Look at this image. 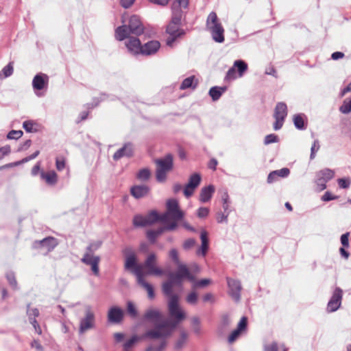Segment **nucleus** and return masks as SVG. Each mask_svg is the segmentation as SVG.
Wrapping results in <instances>:
<instances>
[{
	"label": "nucleus",
	"instance_id": "obj_13",
	"mask_svg": "<svg viewBox=\"0 0 351 351\" xmlns=\"http://www.w3.org/2000/svg\"><path fill=\"white\" fill-rule=\"evenodd\" d=\"M143 319L153 323L155 326L154 328H156L157 325L161 324L162 321H164L160 311L152 308L146 311L143 315Z\"/></svg>",
	"mask_w": 351,
	"mask_h": 351
},
{
	"label": "nucleus",
	"instance_id": "obj_34",
	"mask_svg": "<svg viewBox=\"0 0 351 351\" xmlns=\"http://www.w3.org/2000/svg\"><path fill=\"white\" fill-rule=\"evenodd\" d=\"M197 84H198V80L197 79H195V77L194 75H192L189 77H186V79H184L182 81V82L180 86V89L185 90L189 88H192L194 89L197 86Z\"/></svg>",
	"mask_w": 351,
	"mask_h": 351
},
{
	"label": "nucleus",
	"instance_id": "obj_29",
	"mask_svg": "<svg viewBox=\"0 0 351 351\" xmlns=\"http://www.w3.org/2000/svg\"><path fill=\"white\" fill-rule=\"evenodd\" d=\"M132 34L130 29L128 25H123L116 28L114 32V36L117 40L121 41L130 37Z\"/></svg>",
	"mask_w": 351,
	"mask_h": 351
},
{
	"label": "nucleus",
	"instance_id": "obj_60",
	"mask_svg": "<svg viewBox=\"0 0 351 351\" xmlns=\"http://www.w3.org/2000/svg\"><path fill=\"white\" fill-rule=\"evenodd\" d=\"M341 242L343 247H347L349 246V233L348 232L341 235Z\"/></svg>",
	"mask_w": 351,
	"mask_h": 351
},
{
	"label": "nucleus",
	"instance_id": "obj_50",
	"mask_svg": "<svg viewBox=\"0 0 351 351\" xmlns=\"http://www.w3.org/2000/svg\"><path fill=\"white\" fill-rule=\"evenodd\" d=\"M6 278L9 282V284L14 288L16 289L17 286V282L16 280V278L14 276V274L13 273H8L6 275Z\"/></svg>",
	"mask_w": 351,
	"mask_h": 351
},
{
	"label": "nucleus",
	"instance_id": "obj_35",
	"mask_svg": "<svg viewBox=\"0 0 351 351\" xmlns=\"http://www.w3.org/2000/svg\"><path fill=\"white\" fill-rule=\"evenodd\" d=\"M226 87H212L209 90V95L213 101L218 100L221 96L222 93L225 92Z\"/></svg>",
	"mask_w": 351,
	"mask_h": 351
},
{
	"label": "nucleus",
	"instance_id": "obj_8",
	"mask_svg": "<svg viewBox=\"0 0 351 351\" xmlns=\"http://www.w3.org/2000/svg\"><path fill=\"white\" fill-rule=\"evenodd\" d=\"M287 116V106L284 102H278L274 109V117L275 122L274 123V129L278 130L282 128L285 119Z\"/></svg>",
	"mask_w": 351,
	"mask_h": 351
},
{
	"label": "nucleus",
	"instance_id": "obj_33",
	"mask_svg": "<svg viewBox=\"0 0 351 351\" xmlns=\"http://www.w3.org/2000/svg\"><path fill=\"white\" fill-rule=\"evenodd\" d=\"M200 238L202 241V245L200 249L197 250V253L198 254H202L203 256H205L208 249V239L207 232L206 231L202 232Z\"/></svg>",
	"mask_w": 351,
	"mask_h": 351
},
{
	"label": "nucleus",
	"instance_id": "obj_17",
	"mask_svg": "<svg viewBox=\"0 0 351 351\" xmlns=\"http://www.w3.org/2000/svg\"><path fill=\"white\" fill-rule=\"evenodd\" d=\"M180 25L171 23L167 25L166 32L169 35L167 38V45L168 46L171 47L176 38L183 34L182 30L180 29Z\"/></svg>",
	"mask_w": 351,
	"mask_h": 351
},
{
	"label": "nucleus",
	"instance_id": "obj_53",
	"mask_svg": "<svg viewBox=\"0 0 351 351\" xmlns=\"http://www.w3.org/2000/svg\"><path fill=\"white\" fill-rule=\"evenodd\" d=\"M169 257L173 261L176 265L180 263L178 252L176 249H171L169 252Z\"/></svg>",
	"mask_w": 351,
	"mask_h": 351
},
{
	"label": "nucleus",
	"instance_id": "obj_37",
	"mask_svg": "<svg viewBox=\"0 0 351 351\" xmlns=\"http://www.w3.org/2000/svg\"><path fill=\"white\" fill-rule=\"evenodd\" d=\"M221 23L217 14L215 12H211L206 19V28H209L212 26L217 25Z\"/></svg>",
	"mask_w": 351,
	"mask_h": 351
},
{
	"label": "nucleus",
	"instance_id": "obj_43",
	"mask_svg": "<svg viewBox=\"0 0 351 351\" xmlns=\"http://www.w3.org/2000/svg\"><path fill=\"white\" fill-rule=\"evenodd\" d=\"M13 62H10L2 69L0 75L3 74L4 77H8L13 73Z\"/></svg>",
	"mask_w": 351,
	"mask_h": 351
},
{
	"label": "nucleus",
	"instance_id": "obj_1",
	"mask_svg": "<svg viewBox=\"0 0 351 351\" xmlns=\"http://www.w3.org/2000/svg\"><path fill=\"white\" fill-rule=\"evenodd\" d=\"M123 254L125 255L124 268L136 276L138 284L147 291L149 298L154 299L155 297L154 288L145 280L144 276L145 275L160 276L164 274V271L156 266V255L154 253L149 254L144 264L141 265L137 264L136 254L132 249H125Z\"/></svg>",
	"mask_w": 351,
	"mask_h": 351
},
{
	"label": "nucleus",
	"instance_id": "obj_11",
	"mask_svg": "<svg viewBox=\"0 0 351 351\" xmlns=\"http://www.w3.org/2000/svg\"><path fill=\"white\" fill-rule=\"evenodd\" d=\"M334 176V171L327 168L320 170L317 173L316 182L317 185L320 186V190H324L326 188V183L332 178H333Z\"/></svg>",
	"mask_w": 351,
	"mask_h": 351
},
{
	"label": "nucleus",
	"instance_id": "obj_44",
	"mask_svg": "<svg viewBox=\"0 0 351 351\" xmlns=\"http://www.w3.org/2000/svg\"><path fill=\"white\" fill-rule=\"evenodd\" d=\"M138 341V337L136 336L132 337L131 339L128 340L123 344V349L125 351H130L134 343Z\"/></svg>",
	"mask_w": 351,
	"mask_h": 351
},
{
	"label": "nucleus",
	"instance_id": "obj_24",
	"mask_svg": "<svg viewBox=\"0 0 351 351\" xmlns=\"http://www.w3.org/2000/svg\"><path fill=\"white\" fill-rule=\"evenodd\" d=\"M227 282L230 289V294L237 300L239 299V293L241 289L239 281L227 278Z\"/></svg>",
	"mask_w": 351,
	"mask_h": 351
},
{
	"label": "nucleus",
	"instance_id": "obj_3",
	"mask_svg": "<svg viewBox=\"0 0 351 351\" xmlns=\"http://www.w3.org/2000/svg\"><path fill=\"white\" fill-rule=\"evenodd\" d=\"M101 245V241L91 242L86 247V252L81 259L83 263L90 266L92 271L96 276L99 274V264L101 258L99 256H94L93 252L99 250Z\"/></svg>",
	"mask_w": 351,
	"mask_h": 351
},
{
	"label": "nucleus",
	"instance_id": "obj_49",
	"mask_svg": "<svg viewBox=\"0 0 351 351\" xmlns=\"http://www.w3.org/2000/svg\"><path fill=\"white\" fill-rule=\"evenodd\" d=\"M186 300L188 303H189L191 304H196L197 301V294L194 291L190 293L187 295Z\"/></svg>",
	"mask_w": 351,
	"mask_h": 351
},
{
	"label": "nucleus",
	"instance_id": "obj_9",
	"mask_svg": "<svg viewBox=\"0 0 351 351\" xmlns=\"http://www.w3.org/2000/svg\"><path fill=\"white\" fill-rule=\"evenodd\" d=\"M202 178L199 173H195L192 174L189 180V182L185 186L183 193L186 197H189L195 192L196 188L199 185Z\"/></svg>",
	"mask_w": 351,
	"mask_h": 351
},
{
	"label": "nucleus",
	"instance_id": "obj_48",
	"mask_svg": "<svg viewBox=\"0 0 351 351\" xmlns=\"http://www.w3.org/2000/svg\"><path fill=\"white\" fill-rule=\"evenodd\" d=\"M23 135L21 130H12L8 134V138L9 139H18Z\"/></svg>",
	"mask_w": 351,
	"mask_h": 351
},
{
	"label": "nucleus",
	"instance_id": "obj_40",
	"mask_svg": "<svg viewBox=\"0 0 351 351\" xmlns=\"http://www.w3.org/2000/svg\"><path fill=\"white\" fill-rule=\"evenodd\" d=\"M36 124L33 121H25L23 123V127L27 132H35Z\"/></svg>",
	"mask_w": 351,
	"mask_h": 351
},
{
	"label": "nucleus",
	"instance_id": "obj_38",
	"mask_svg": "<svg viewBox=\"0 0 351 351\" xmlns=\"http://www.w3.org/2000/svg\"><path fill=\"white\" fill-rule=\"evenodd\" d=\"M233 66L235 69L237 68L239 77H242L247 69V64L243 60H236Z\"/></svg>",
	"mask_w": 351,
	"mask_h": 351
},
{
	"label": "nucleus",
	"instance_id": "obj_45",
	"mask_svg": "<svg viewBox=\"0 0 351 351\" xmlns=\"http://www.w3.org/2000/svg\"><path fill=\"white\" fill-rule=\"evenodd\" d=\"M278 141H279V138L277 135H276L274 134H270L267 135L265 137L264 144L269 145L271 143H277V142H278Z\"/></svg>",
	"mask_w": 351,
	"mask_h": 351
},
{
	"label": "nucleus",
	"instance_id": "obj_7",
	"mask_svg": "<svg viewBox=\"0 0 351 351\" xmlns=\"http://www.w3.org/2000/svg\"><path fill=\"white\" fill-rule=\"evenodd\" d=\"M160 216L156 210L150 211L147 215H136L133 219V224L136 227H144L160 221Z\"/></svg>",
	"mask_w": 351,
	"mask_h": 351
},
{
	"label": "nucleus",
	"instance_id": "obj_21",
	"mask_svg": "<svg viewBox=\"0 0 351 351\" xmlns=\"http://www.w3.org/2000/svg\"><path fill=\"white\" fill-rule=\"evenodd\" d=\"M160 47V43L158 40H150L142 45L141 54L150 56L156 53Z\"/></svg>",
	"mask_w": 351,
	"mask_h": 351
},
{
	"label": "nucleus",
	"instance_id": "obj_57",
	"mask_svg": "<svg viewBox=\"0 0 351 351\" xmlns=\"http://www.w3.org/2000/svg\"><path fill=\"white\" fill-rule=\"evenodd\" d=\"M209 209L206 207H200L197 210V216L200 218H204L208 216Z\"/></svg>",
	"mask_w": 351,
	"mask_h": 351
},
{
	"label": "nucleus",
	"instance_id": "obj_28",
	"mask_svg": "<svg viewBox=\"0 0 351 351\" xmlns=\"http://www.w3.org/2000/svg\"><path fill=\"white\" fill-rule=\"evenodd\" d=\"M149 191V187L146 185H136L130 189L131 195L136 199L146 196Z\"/></svg>",
	"mask_w": 351,
	"mask_h": 351
},
{
	"label": "nucleus",
	"instance_id": "obj_23",
	"mask_svg": "<svg viewBox=\"0 0 351 351\" xmlns=\"http://www.w3.org/2000/svg\"><path fill=\"white\" fill-rule=\"evenodd\" d=\"M207 29L211 33L213 39L217 43H223L224 41V29L221 23L212 26Z\"/></svg>",
	"mask_w": 351,
	"mask_h": 351
},
{
	"label": "nucleus",
	"instance_id": "obj_20",
	"mask_svg": "<svg viewBox=\"0 0 351 351\" xmlns=\"http://www.w3.org/2000/svg\"><path fill=\"white\" fill-rule=\"evenodd\" d=\"M49 83V77L45 73H38L32 80V86L34 90H41L47 88Z\"/></svg>",
	"mask_w": 351,
	"mask_h": 351
},
{
	"label": "nucleus",
	"instance_id": "obj_62",
	"mask_svg": "<svg viewBox=\"0 0 351 351\" xmlns=\"http://www.w3.org/2000/svg\"><path fill=\"white\" fill-rule=\"evenodd\" d=\"M217 165L218 161L215 158H211L208 163V167L212 169L213 171H215Z\"/></svg>",
	"mask_w": 351,
	"mask_h": 351
},
{
	"label": "nucleus",
	"instance_id": "obj_18",
	"mask_svg": "<svg viewBox=\"0 0 351 351\" xmlns=\"http://www.w3.org/2000/svg\"><path fill=\"white\" fill-rule=\"evenodd\" d=\"M95 324V315L90 308L86 311V316L80 322V332L84 333L85 331L93 328Z\"/></svg>",
	"mask_w": 351,
	"mask_h": 351
},
{
	"label": "nucleus",
	"instance_id": "obj_30",
	"mask_svg": "<svg viewBox=\"0 0 351 351\" xmlns=\"http://www.w3.org/2000/svg\"><path fill=\"white\" fill-rule=\"evenodd\" d=\"M40 177L48 185H55L58 182V175L53 170L47 172L42 171Z\"/></svg>",
	"mask_w": 351,
	"mask_h": 351
},
{
	"label": "nucleus",
	"instance_id": "obj_4",
	"mask_svg": "<svg viewBox=\"0 0 351 351\" xmlns=\"http://www.w3.org/2000/svg\"><path fill=\"white\" fill-rule=\"evenodd\" d=\"M173 318L175 319L173 322L164 320L161 324L157 325L154 329L147 330L145 333L144 337L158 339L170 335L173 329L177 326L178 324L182 320H178L176 317Z\"/></svg>",
	"mask_w": 351,
	"mask_h": 351
},
{
	"label": "nucleus",
	"instance_id": "obj_12",
	"mask_svg": "<svg viewBox=\"0 0 351 351\" xmlns=\"http://www.w3.org/2000/svg\"><path fill=\"white\" fill-rule=\"evenodd\" d=\"M128 25L132 32V34L140 36L144 32V26L139 16L137 15H132L130 16Z\"/></svg>",
	"mask_w": 351,
	"mask_h": 351
},
{
	"label": "nucleus",
	"instance_id": "obj_51",
	"mask_svg": "<svg viewBox=\"0 0 351 351\" xmlns=\"http://www.w3.org/2000/svg\"><path fill=\"white\" fill-rule=\"evenodd\" d=\"M196 241L194 239H188L183 243L184 250H190L195 246Z\"/></svg>",
	"mask_w": 351,
	"mask_h": 351
},
{
	"label": "nucleus",
	"instance_id": "obj_39",
	"mask_svg": "<svg viewBox=\"0 0 351 351\" xmlns=\"http://www.w3.org/2000/svg\"><path fill=\"white\" fill-rule=\"evenodd\" d=\"M150 176H151L150 171L148 169L145 168V169H141L138 172V173L136 175V178L140 180L145 181V180H149V178H150Z\"/></svg>",
	"mask_w": 351,
	"mask_h": 351
},
{
	"label": "nucleus",
	"instance_id": "obj_22",
	"mask_svg": "<svg viewBox=\"0 0 351 351\" xmlns=\"http://www.w3.org/2000/svg\"><path fill=\"white\" fill-rule=\"evenodd\" d=\"M207 29L211 33L213 39L217 43H223L224 41V29L221 23L212 26Z\"/></svg>",
	"mask_w": 351,
	"mask_h": 351
},
{
	"label": "nucleus",
	"instance_id": "obj_6",
	"mask_svg": "<svg viewBox=\"0 0 351 351\" xmlns=\"http://www.w3.org/2000/svg\"><path fill=\"white\" fill-rule=\"evenodd\" d=\"M155 163L157 165L156 180L160 182H164L167 178V173L173 169V156L168 154L163 158L156 160Z\"/></svg>",
	"mask_w": 351,
	"mask_h": 351
},
{
	"label": "nucleus",
	"instance_id": "obj_55",
	"mask_svg": "<svg viewBox=\"0 0 351 351\" xmlns=\"http://www.w3.org/2000/svg\"><path fill=\"white\" fill-rule=\"evenodd\" d=\"M338 198L337 196L333 195L330 192L326 191L324 195L322 197V200L324 202H328L330 200L337 199Z\"/></svg>",
	"mask_w": 351,
	"mask_h": 351
},
{
	"label": "nucleus",
	"instance_id": "obj_25",
	"mask_svg": "<svg viewBox=\"0 0 351 351\" xmlns=\"http://www.w3.org/2000/svg\"><path fill=\"white\" fill-rule=\"evenodd\" d=\"M133 155V147L131 143H126L113 155V159L118 160L123 156L131 157Z\"/></svg>",
	"mask_w": 351,
	"mask_h": 351
},
{
	"label": "nucleus",
	"instance_id": "obj_46",
	"mask_svg": "<svg viewBox=\"0 0 351 351\" xmlns=\"http://www.w3.org/2000/svg\"><path fill=\"white\" fill-rule=\"evenodd\" d=\"M293 122L295 126L300 130L304 128V119L300 114L295 115L293 117Z\"/></svg>",
	"mask_w": 351,
	"mask_h": 351
},
{
	"label": "nucleus",
	"instance_id": "obj_31",
	"mask_svg": "<svg viewBox=\"0 0 351 351\" xmlns=\"http://www.w3.org/2000/svg\"><path fill=\"white\" fill-rule=\"evenodd\" d=\"M215 192V187L213 185H209L206 187H203L200 191L199 200L202 202H206L210 199L213 193Z\"/></svg>",
	"mask_w": 351,
	"mask_h": 351
},
{
	"label": "nucleus",
	"instance_id": "obj_41",
	"mask_svg": "<svg viewBox=\"0 0 351 351\" xmlns=\"http://www.w3.org/2000/svg\"><path fill=\"white\" fill-rule=\"evenodd\" d=\"M66 158L64 156H58L56 159V167L58 171H62L65 168Z\"/></svg>",
	"mask_w": 351,
	"mask_h": 351
},
{
	"label": "nucleus",
	"instance_id": "obj_63",
	"mask_svg": "<svg viewBox=\"0 0 351 351\" xmlns=\"http://www.w3.org/2000/svg\"><path fill=\"white\" fill-rule=\"evenodd\" d=\"M277 173L276 171H273L269 173L267 177V182L268 183H272L275 182L277 180Z\"/></svg>",
	"mask_w": 351,
	"mask_h": 351
},
{
	"label": "nucleus",
	"instance_id": "obj_27",
	"mask_svg": "<svg viewBox=\"0 0 351 351\" xmlns=\"http://www.w3.org/2000/svg\"><path fill=\"white\" fill-rule=\"evenodd\" d=\"M123 317V311L117 306L112 307L108 313V319L110 322L119 323Z\"/></svg>",
	"mask_w": 351,
	"mask_h": 351
},
{
	"label": "nucleus",
	"instance_id": "obj_15",
	"mask_svg": "<svg viewBox=\"0 0 351 351\" xmlns=\"http://www.w3.org/2000/svg\"><path fill=\"white\" fill-rule=\"evenodd\" d=\"M247 326V318L242 317L240 319L237 328L234 330L228 336V341L229 343H234L241 335V334L245 331Z\"/></svg>",
	"mask_w": 351,
	"mask_h": 351
},
{
	"label": "nucleus",
	"instance_id": "obj_19",
	"mask_svg": "<svg viewBox=\"0 0 351 351\" xmlns=\"http://www.w3.org/2000/svg\"><path fill=\"white\" fill-rule=\"evenodd\" d=\"M125 45L130 53L133 55L141 54L142 45L138 38L134 36L129 37L125 42Z\"/></svg>",
	"mask_w": 351,
	"mask_h": 351
},
{
	"label": "nucleus",
	"instance_id": "obj_58",
	"mask_svg": "<svg viewBox=\"0 0 351 351\" xmlns=\"http://www.w3.org/2000/svg\"><path fill=\"white\" fill-rule=\"evenodd\" d=\"M278 177L285 178L290 173V170L288 168H282L279 170H276Z\"/></svg>",
	"mask_w": 351,
	"mask_h": 351
},
{
	"label": "nucleus",
	"instance_id": "obj_42",
	"mask_svg": "<svg viewBox=\"0 0 351 351\" xmlns=\"http://www.w3.org/2000/svg\"><path fill=\"white\" fill-rule=\"evenodd\" d=\"M339 110L343 114H348L351 112V99H345L343 104L340 106Z\"/></svg>",
	"mask_w": 351,
	"mask_h": 351
},
{
	"label": "nucleus",
	"instance_id": "obj_5",
	"mask_svg": "<svg viewBox=\"0 0 351 351\" xmlns=\"http://www.w3.org/2000/svg\"><path fill=\"white\" fill-rule=\"evenodd\" d=\"M184 217L183 212L180 209L179 204L177 200L171 199L167 202V211L161 215L160 221L168 224L169 219H172V221H176L182 219Z\"/></svg>",
	"mask_w": 351,
	"mask_h": 351
},
{
	"label": "nucleus",
	"instance_id": "obj_47",
	"mask_svg": "<svg viewBox=\"0 0 351 351\" xmlns=\"http://www.w3.org/2000/svg\"><path fill=\"white\" fill-rule=\"evenodd\" d=\"M127 310H128V314L132 317H136L137 316V314H138L137 310L136 309L135 306L134 305V304L132 302H128Z\"/></svg>",
	"mask_w": 351,
	"mask_h": 351
},
{
	"label": "nucleus",
	"instance_id": "obj_56",
	"mask_svg": "<svg viewBox=\"0 0 351 351\" xmlns=\"http://www.w3.org/2000/svg\"><path fill=\"white\" fill-rule=\"evenodd\" d=\"M29 322L32 324V326H34L36 332L38 334V335H40L42 333V330H41V328L40 326H39L38 322L36 321V319L34 318H32V317H29Z\"/></svg>",
	"mask_w": 351,
	"mask_h": 351
},
{
	"label": "nucleus",
	"instance_id": "obj_54",
	"mask_svg": "<svg viewBox=\"0 0 351 351\" xmlns=\"http://www.w3.org/2000/svg\"><path fill=\"white\" fill-rule=\"evenodd\" d=\"M210 279H202L195 283L194 288L206 287L210 284Z\"/></svg>",
	"mask_w": 351,
	"mask_h": 351
},
{
	"label": "nucleus",
	"instance_id": "obj_16",
	"mask_svg": "<svg viewBox=\"0 0 351 351\" xmlns=\"http://www.w3.org/2000/svg\"><path fill=\"white\" fill-rule=\"evenodd\" d=\"M178 270L176 274L173 273V278L178 281V284L182 283V278H188L191 281L194 280V277L192 276L189 270V268L186 265L182 264L181 263L177 264Z\"/></svg>",
	"mask_w": 351,
	"mask_h": 351
},
{
	"label": "nucleus",
	"instance_id": "obj_64",
	"mask_svg": "<svg viewBox=\"0 0 351 351\" xmlns=\"http://www.w3.org/2000/svg\"><path fill=\"white\" fill-rule=\"evenodd\" d=\"M265 351H278V344L276 342L267 345L265 348Z\"/></svg>",
	"mask_w": 351,
	"mask_h": 351
},
{
	"label": "nucleus",
	"instance_id": "obj_61",
	"mask_svg": "<svg viewBox=\"0 0 351 351\" xmlns=\"http://www.w3.org/2000/svg\"><path fill=\"white\" fill-rule=\"evenodd\" d=\"M319 145L318 141H315L311 147V158H313L315 157V154L319 149Z\"/></svg>",
	"mask_w": 351,
	"mask_h": 351
},
{
	"label": "nucleus",
	"instance_id": "obj_2",
	"mask_svg": "<svg viewBox=\"0 0 351 351\" xmlns=\"http://www.w3.org/2000/svg\"><path fill=\"white\" fill-rule=\"evenodd\" d=\"M175 285H178V281L173 278V273L169 274L168 281L164 282L162 286L163 293L169 298L168 303L169 313L171 317H176L178 320L184 319L185 313L179 306V297L176 294H173V287Z\"/></svg>",
	"mask_w": 351,
	"mask_h": 351
},
{
	"label": "nucleus",
	"instance_id": "obj_32",
	"mask_svg": "<svg viewBox=\"0 0 351 351\" xmlns=\"http://www.w3.org/2000/svg\"><path fill=\"white\" fill-rule=\"evenodd\" d=\"M39 154H40V152L38 150V151L35 152L34 154H32V155L23 158L20 161L8 163V164H6L5 165L0 167V170L5 169V168H10V167H16V166L20 165L21 164H23L25 162H27L32 159H34L36 157H37L38 156Z\"/></svg>",
	"mask_w": 351,
	"mask_h": 351
},
{
	"label": "nucleus",
	"instance_id": "obj_52",
	"mask_svg": "<svg viewBox=\"0 0 351 351\" xmlns=\"http://www.w3.org/2000/svg\"><path fill=\"white\" fill-rule=\"evenodd\" d=\"M236 78H237L236 69L233 66L228 71V72L226 73V80H235Z\"/></svg>",
	"mask_w": 351,
	"mask_h": 351
},
{
	"label": "nucleus",
	"instance_id": "obj_59",
	"mask_svg": "<svg viewBox=\"0 0 351 351\" xmlns=\"http://www.w3.org/2000/svg\"><path fill=\"white\" fill-rule=\"evenodd\" d=\"M166 346V341H163L158 347L150 346L146 351H162Z\"/></svg>",
	"mask_w": 351,
	"mask_h": 351
},
{
	"label": "nucleus",
	"instance_id": "obj_10",
	"mask_svg": "<svg viewBox=\"0 0 351 351\" xmlns=\"http://www.w3.org/2000/svg\"><path fill=\"white\" fill-rule=\"evenodd\" d=\"M178 226L176 221L166 224L163 227H159L156 230H149L147 232V237L152 242L154 243L158 237L162 234L165 230L171 231L174 230Z\"/></svg>",
	"mask_w": 351,
	"mask_h": 351
},
{
	"label": "nucleus",
	"instance_id": "obj_14",
	"mask_svg": "<svg viewBox=\"0 0 351 351\" xmlns=\"http://www.w3.org/2000/svg\"><path fill=\"white\" fill-rule=\"evenodd\" d=\"M342 294L343 292L340 288L337 287L335 289L332 296L328 303L327 310L328 312H334L339 308L341 303Z\"/></svg>",
	"mask_w": 351,
	"mask_h": 351
},
{
	"label": "nucleus",
	"instance_id": "obj_26",
	"mask_svg": "<svg viewBox=\"0 0 351 351\" xmlns=\"http://www.w3.org/2000/svg\"><path fill=\"white\" fill-rule=\"evenodd\" d=\"M39 247L45 248L47 252L52 251L58 244V240L53 237H48L41 241H36Z\"/></svg>",
	"mask_w": 351,
	"mask_h": 351
},
{
	"label": "nucleus",
	"instance_id": "obj_36",
	"mask_svg": "<svg viewBox=\"0 0 351 351\" xmlns=\"http://www.w3.org/2000/svg\"><path fill=\"white\" fill-rule=\"evenodd\" d=\"M172 10H173V15H172L171 20L170 23H173V24L180 25L181 20H182V10L180 8L175 9L173 5L172 7Z\"/></svg>",
	"mask_w": 351,
	"mask_h": 351
}]
</instances>
